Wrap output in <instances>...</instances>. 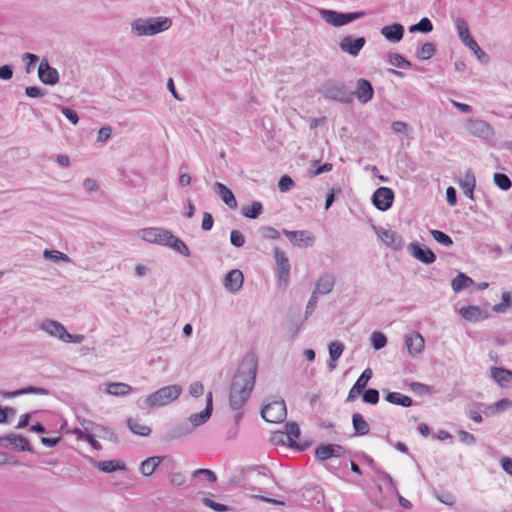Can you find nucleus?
<instances>
[{
  "instance_id": "1",
  "label": "nucleus",
  "mask_w": 512,
  "mask_h": 512,
  "mask_svg": "<svg viewBox=\"0 0 512 512\" xmlns=\"http://www.w3.org/2000/svg\"><path fill=\"white\" fill-rule=\"evenodd\" d=\"M256 373L257 364L253 359H246L241 363L230 388L231 409L240 410L247 402L255 385Z\"/></svg>"
},
{
  "instance_id": "2",
  "label": "nucleus",
  "mask_w": 512,
  "mask_h": 512,
  "mask_svg": "<svg viewBox=\"0 0 512 512\" xmlns=\"http://www.w3.org/2000/svg\"><path fill=\"white\" fill-rule=\"evenodd\" d=\"M172 26V20L159 16L153 18H138L131 24V31L136 36H153L168 30Z\"/></svg>"
},
{
  "instance_id": "3",
  "label": "nucleus",
  "mask_w": 512,
  "mask_h": 512,
  "mask_svg": "<svg viewBox=\"0 0 512 512\" xmlns=\"http://www.w3.org/2000/svg\"><path fill=\"white\" fill-rule=\"evenodd\" d=\"M182 390V387L177 384L162 387L145 398L142 408L166 406L176 401L181 395Z\"/></svg>"
},
{
  "instance_id": "4",
  "label": "nucleus",
  "mask_w": 512,
  "mask_h": 512,
  "mask_svg": "<svg viewBox=\"0 0 512 512\" xmlns=\"http://www.w3.org/2000/svg\"><path fill=\"white\" fill-rule=\"evenodd\" d=\"M40 329L45 331L51 337L57 338L65 343L80 344L85 337L82 334H70L65 327L56 320L45 319L40 324Z\"/></svg>"
},
{
  "instance_id": "5",
  "label": "nucleus",
  "mask_w": 512,
  "mask_h": 512,
  "mask_svg": "<svg viewBox=\"0 0 512 512\" xmlns=\"http://www.w3.org/2000/svg\"><path fill=\"white\" fill-rule=\"evenodd\" d=\"M321 18L328 24L334 27H340L346 25L352 21H355L365 16L364 11H357L351 13H341L334 10L322 9L319 12Z\"/></svg>"
},
{
  "instance_id": "6",
  "label": "nucleus",
  "mask_w": 512,
  "mask_h": 512,
  "mask_svg": "<svg viewBox=\"0 0 512 512\" xmlns=\"http://www.w3.org/2000/svg\"><path fill=\"white\" fill-rule=\"evenodd\" d=\"M138 233L142 240L162 246H165L167 241L172 238V232L161 227L144 228Z\"/></svg>"
},
{
  "instance_id": "7",
  "label": "nucleus",
  "mask_w": 512,
  "mask_h": 512,
  "mask_svg": "<svg viewBox=\"0 0 512 512\" xmlns=\"http://www.w3.org/2000/svg\"><path fill=\"white\" fill-rule=\"evenodd\" d=\"M261 414L267 422L280 423L287 415L286 404L283 400L271 402L263 407Z\"/></svg>"
},
{
  "instance_id": "8",
  "label": "nucleus",
  "mask_w": 512,
  "mask_h": 512,
  "mask_svg": "<svg viewBox=\"0 0 512 512\" xmlns=\"http://www.w3.org/2000/svg\"><path fill=\"white\" fill-rule=\"evenodd\" d=\"M373 231L378 238L389 248L399 251L404 247L403 239L395 231L384 227L372 226Z\"/></svg>"
},
{
  "instance_id": "9",
  "label": "nucleus",
  "mask_w": 512,
  "mask_h": 512,
  "mask_svg": "<svg viewBox=\"0 0 512 512\" xmlns=\"http://www.w3.org/2000/svg\"><path fill=\"white\" fill-rule=\"evenodd\" d=\"M465 128L470 135L478 138H489L493 134L491 126L484 120L468 119Z\"/></svg>"
},
{
  "instance_id": "10",
  "label": "nucleus",
  "mask_w": 512,
  "mask_h": 512,
  "mask_svg": "<svg viewBox=\"0 0 512 512\" xmlns=\"http://www.w3.org/2000/svg\"><path fill=\"white\" fill-rule=\"evenodd\" d=\"M394 200V192L387 187L378 188L372 197V202L374 206L381 211L388 210Z\"/></svg>"
},
{
  "instance_id": "11",
  "label": "nucleus",
  "mask_w": 512,
  "mask_h": 512,
  "mask_svg": "<svg viewBox=\"0 0 512 512\" xmlns=\"http://www.w3.org/2000/svg\"><path fill=\"white\" fill-rule=\"evenodd\" d=\"M365 43L366 40L364 37L353 38L351 36H345L341 39L339 47L343 52L356 57L359 55Z\"/></svg>"
},
{
  "instance_id": "12",
  "label": "nucleus",
  "mask_w": 512,
  "mask_h": 512,
  "mask_svg": "<svg viewBox=\"0 0 512 512\" xmlns=\"http://www.w3.org/2000/svg\"><path fill=\"white\" fill-rule=\"evenodd\" d=\"M38 76L42 83L55 85L59 81L58 71L50 66L47 59H42L38 67Z\"/></svg>"
},
{
  "instance_id": "13",
  "label": "nucleus",
  "mask_w": 512,
  "mask_h": 512,
  "mask_svg": "<svg viewBox=\"0 0 512 512\" xmlns=\"http://www.w3.org/2000/svg\"><path fill=\"white\" fill-rule=\"evenodd\" d=\"M212 410H213V396H212V392L209 391L206 395L205 409L203 411H201L200 413L192 414L188 419L191 424V428L194 429V428L204 424L211 417Z\"/></svg>"
},
{
  "instance_id": "14",
  "label": "nucleus",
  "mask_w": 512,
  "mask_h": 512,
  "mask_svg": "<svg viewBox=\"0 0 512 512\" xmlns=\"http://www.w3.org/2000/svg\"><path fill=\"white\" fill-rule=\"evenodd\" d=\"M283 234L289 238L294 245L299 247H309L314 243V236L308 231H289L284 229Z\"/></svg>"
},
{
  "instance_id": "15",
  "label": "nucleus",
  "mask_w": 512,
  "mask_h": 512,
  "mask_svg": "<svg viewBox=\"0 0 512 512\" xmlns=\"http://www.w3.org/2000/svg\"><path fill=\"white\" fill-rule=\"evenodd\" d=\"M274 257L277 264L278 278L281 282L287 283L290 274V264L285 253L278 247L274 249Z\"/></svg>"
},
{
  "instance_id": "16",
  "label": "nucleus",
  "mask_w": 512,
  "mask_h": 512,
  "mask_svg": "<svg viewBox=\"0 0 512 512\" xmlns=\"http://www.w3.org/2000/svg\"><path fill=\"white\" fill-rule=\"evenodd\" d=\"M409 253L425 264H432L436 260V256L430 249L422 248L418 243H410L407 247Z\"/></svg>"
},
{
  "instance_id": "17",
  "label": "nucleus",
  "mask_w": 512,
  "mask_h": 512,
  "mask_svg": "<svg viewBox=\"0 0 512 512\" xmlns=\"http://www.w3.org/2000/svg\"><path fill=\"white\" fill-rule=\"evenodd\" d=\"M345 454V449L338 444L321 445L316 448L315 455L319 460H327L331 457H341Z\"/></svg>"
},
{
  "instance_id": "18",
  "label": "nucleus",
  "mask_w": 512,
  "mask_h": 512,
  "mask_svg": "<svg viewBox=\"0 0 512 512\" xmlns=\"http://www.w3.org/2000/svg\"><path fill=\"white\" fill-rule=\"evenodd\" d=\"M244 282L243 273L239 269L229 271L224 278V286L232 293L238 292Z\"/></svg>"
},
{
  "instance_id": "19",
  "label": "nucleus",
  "mask_w": 512,
  "mask_h": 512,
  "mask_svg": "<svg viewBox=\"0 0 512 512\" xmlns=\"http://www.w3.org/2000/svg\"><path fill=\"white\" fill-rule=\"evenodd\" d=\"M405 345L411 356H417L424 350L425 340L420 333H411L405 336Z\"/></svg>"
},
{
  "instance_id": "20",
  "label": "nucleus",
  "mask_w": 512,
  "mask_h": 512,
  "mask_svg": "<svg viewBox=\"0 0 512 512\" xmlns=\"http://www.w3.org/2000/svg\"><path fill=\"white\" fill-rule=\"evenodd\" d=\"M459 314L469 322H478L489 317V313L478 306L462 307Z\"/></svg>"
},
{
  "instance_id": "21",
  "label": "nucleus",
  "mask_w": 512,
  "mask_h": 512,
  "mask_svg": "<svg viewBox=\"0 0 512 512\" xmlns=\"http://www.w3.org/2000/svg\"><path fill=\"white\" fill-rule=\"evenodd\" d=\"M381 35L390 42H399L404 36V27L399 23H393L381 28Z\"/></svg>"
},
{
  "instance_id": "22",
  "label": "nucleus",
  "mask_w": 512,
  "mask_h": 512,
  "mask_svg": "<svg viewBox=\"0 0 512 512\" xmlns=\"http://www.w3.org/2000/svg\"><path fill=\"white\" fill-rule=\"evenodd\" d=\"M490 376L502 388H509L512 386V371L510 370L493 367L490 370Z\"/></svg>"
},
{
  "instance_id": "23",
  "label": "nucleus",
  "mask_w": 512,
  "mask_h": 512,
  "mask_svg": "<svg viewBox=\"0 0 512 512\" xmlns=\"http://www.w3.org/2000/svg\"><path fill=\"white\" fill-rule=\"evenodd\" d=\"M213 187L215 193L229 208L235 209L237 207V200L229 188L220 182H215Z\"/></svg>"
},
{
  "instance_id": "24",
  "label": "nucleus",
  "mask_w": 512,
  "mask_h": 512,
  "mask_svg": "<svg viewBox=\"0 0 512 512\" xmlns=\"http://www.w3.org/2000/svg\"><path fill=\"white\" fill-rule=\"evenodd\" d=\"M374 91L372 85L366 79H359L357 81V89L355 95L359 102L365 104L373 97Z\"/></svg>"
},
{
  "instance_id": "25",
  "label": "nucleus",
  "mask_w": 512,
  "mask_h": 512,
  "mask_svg": "<svg viewBox=\"0 0 512 512\" xmlns=\"http://www.w3.org/2000/svg\"><path fill=\"white\" fill-rule=\"evenodd\" d=\"M165 459L163 456H152L146 458L139 465V472L144 477L151 476L160 465V463Z\"/></svg>"
},
{
  "instance_id": "26",
  "label": "nucleus",
  "mask_w": 512,
  "mask_h": 512,
  "mask_svg": "<svg viewBox=\"0 0 512 512\" xmlns=\"http://www.w3.org/2000/svg\"><path fill=\"white\" fill-rule=\"evenodd\" d=\"M476 185L475 175L472 170H467L460 181V187L464 194L471 200L474 199V188Z\"/></svg>"
},
{
  "instance_id": "27",
  "label": "nucleus",
  "mask_w": 512,
  "mask_h": 512,
  "mask_svg": "<svg viewBox=\"0 0 512 512\" xmlns=\"http://www.w3.org/2000/svg\"><path fill=\"white\" fill-rule=\"evenodd\" d=\"M4 442H9L15 448H19L21 451H30V445L28 440L21 435L10 434L0 438V445L5 446Z\"/></svg>"
},
{
  "instance_id": "28",
  "label": "nucleus",
  "mask_w": 512,
  "mask_h": 512,
  "mask_svg": "<svg viewBox=\"0 0 512 512\" xmlns=\"http://www.w3.org/2000/svg\"><path fill=\"white\" fill-rule=\"evenodd\" d=\"M334 284L335 279L332 275H322L316 283L314 292H316V294H328L333 290Z\"/></svg>"
},
{
  "instance_id": "29",
  "label": "nucleus",
  "mask_w": 512,
  "mask_h": 512,
  "mask_svg": "<svg viewBox=\"0 0 512 512\" xmlns=\"http://www.w3.org/2000/svg\"><path fill=\"white\" fill-rule=\"evenodd\" d=\"M455 26L458 36L465 46L474 41V38L470 34L469 26L463 18L458 17L455 20Z\"/></svg>"
},
{
  "instance_id": "30",
  "label": "nucleus",
  "mask_w": 512,
  "mask_h": 512,
  "mask_svg": "<svg viewBox=\"0 0 512 512\" xmlns=\"http://www.w3.org/2000/svg\"><path fill=\"white\" fill-rule=\"evenodd\" d=\"M132 387L126 383L114 382L107 385V393L113 396H126L132 392Z\"/></svg>"
},
{
  "instance_id": "31",
  "label": "nucleus",
  "mask_w": 512,
  "mask_h": 512,
  "mask_svg": "<svg viewBox=\"0 0 512 512\" xmlns=\"http://www.w3.org/2000/svg\"><path fill=\"white\" fill-rule=\"evenodd\" d=\"M385 398L389 403L394 405H400L403 407H410L412 405V399L399 392H389Z\"/></svg>"
},
{
  "instance_id": "32",
  "label": "nucleus",
  "mask_w": 512,
  "mask_h": 512,
  "mask_svg": "<svg viewBox=\"0 0 512 512\" xmlns=\"http://www.w3.org/2000/svg\"><path fill=\"white\" fill-rule=\"evenodd\" d=\"M95 466L102 472L111 473L117 470L124 471L126 470V466L124 463L119 461H100L95 464Z\"/></svg>"
},
{
  "instance_id": "33",
  "label": "nucleus",
  "mask_w": 512,
  "mask_h": 512,
  "mask_svg": "<svg viewBox=\"0 0 512 512\" xmlns=\"http://www.w3.org/2000/svg\"><path fill=\"white\" fill-rule=\"evenodd\" d=\"M353 428L357 435L364 436L369 432V425L361 414L355 413L352 416Z\"/></svg>"
},
{
  "instance_id": "34",
  "label": "nucleus",
  "mask_w": 512,
  "mask_h": 512,
  "mask_svg": "<svg viewBox=\"0 0 512 512\" xmlns=\"http://www.w3.org/2000/svg\"><path fill=\"white\" fill-rule=\"evenodd\" d=\"M165 246L172 248L173 250H175L176 252L180 253L183 256H190L188 246L180 238L174 236L173 234L172 238L167 241Z\"/></svg>"
},
{
  "instance_id": "35",
  "label": "nucleus",
  "mask_w": 512,
  "mask_h": 512,
  "mask_svg": "<svg viewBox=\"0 0 512 512\" xmlns=\"http://www.w3.org/2000/svg\"><path fill=\"white\" fill-rule=\"evenodd\" d=\"M263 211L261 202L255 201L251 205L243 206L241 214L250 219H256Z\"/></svg>"
},
{
  "instance_id": "36",
  "label": "nucleus",
  "mask_w": 512,
  "mask_h": 512,
  "mask_svg": "<svg viewBox=\"0 0 512 512\" xmlns=\"http://www.w3.org/2000/svg\"><path fill=\"white\" fill-rule=\"evenodd\" d=\"M127 424H128L129 429L131 430V432L136 435L146 437V436H149L151 433V429L148 426L140 423L136 419H132V418L128 419Z\"/></svg>"
},
{
  "instance_id": "37",
  "label": "nucleus",
  "mask_w": 512,
  "mask_h": 512,
  "mask_svg": "<svg viewBox=\"0 0 512 512\" xmlns=\"http://www.w3.org/2000/svg\"><path fill=\"white\" fill-rule=\"evenodd\" d=\"M473 283L472 279L468 276H466L464 273H459L453 280H452V289L455 292H459L465 288H468Z\"/></svg>"
},
{
  "instance_id": "38",
  "label": "nucleus",
  "mask_w": 512,
  "mask_h": 512,
  "mask_svg": "<svg viewBox=\"0 0 512 512\" xmlns=\"http://www.w3.org/2000/svg\"><path fill=\"white\" fill-rule=\"evenodd\" d=\"M510 407H512V402L509 399L504 398V399H501L500 401L496 402L495 404L488 406L484 412L487 415H493L497 412L505 411Z\"/></svg>"
},
{
  "instance_id": "39",
  "label": "nucleus",
  "mask_w": 512,
  "mask_h": 512,
  "mask_svg": "<svg viewBox=\"0 0 512 512\" xmlns=\"http://www.w3.org/2000/svg\"><path fill=\"white\" fill-rule=\"evenodd\" d=\"M43 257L54 262L63 261L69 263L71 261L68 255L58 250L45 249L43 252Z\"/></svg>"
},
{
  "instance_id": "40",
  "label": "nucleus",
  "mask_w": 512,
  "mask_h": 512,
  "mask_svg": "<svg viewBox=\"0 0 512 512\" xmlns=\"http://www.w3.org/2000/svg\"><path fill=\"white\" fill-rule=\"evenodd\" d=\"M329 95L336 100L342 101V102H349L351 100V97L347 94L345 91V88L343 86H333L328 91Z\"/></svg>"
},
{
  "instance_id": "41",
  "label": "nucleus",
  "mask_w": 512,
  "mask_h": 512,
  "mask_svg": "<svg viewBox=\"0 0 512 512\" xmlns=\"http://www.w3.org/2000/svg\"><path fill=\"white\" fill-rule=\"evenodd\" d=\"M432 30H433V25H432L431 21L426 17L422 18L417 24H414L409 28V31L411 33H414L417 31L422 32V33H429Z\"/></svg>"
},
{
  "instance_id": "42",
  "label": "nucleus",
  "mask_w": 512,
  "mask_h": 512,
  "mask_svg": "<svg viewBox=\"0 0 512 512\" xmlns=\"http://www.w3.org/2000/svg\"><path fill=\"white\" fill-rule=\"evenodd\" d=\"M389 63L398 68H410L411 62L406 60L402 55L398 53H391L389 54Z\"/></svg>"
},
{
  "instance_id": "43",
  "label": "nucleus",
  "mask_w": 512,
  "mask_h": 512,
  "mask_svg": "<svg viewBox=\"0 0 512 512\" xmlns=\"http://www.w3.org/2000/svg\"><path fill=\"white\" fill-rule=\"evenodd\" d=\"M477 57V59L484 64H487L489 62V56L486 52H484L480 46L477 44V42L474 40L468 45H466Z\"/></svg>"
},
{
  "instance_id": "44",
  "label": "nucleus",
  "mask_w": 512,
  "mask_h": 512,
  "mask_svg": "<svg viewBox=\"0 0 512 512\" xmlns=\"http://www.w3.org/2000/svg\"><path fill=\"white\" fill-rule=\"evenodd\" d=\"M344 351V345L339 341H334L329 344V356L333 362L340 358Z\"/></svg>"
},
{
  "instance_id": "45",
  "label": "nucleus",
  "mask_w": 512,
  "mask_h": 512,
  "mask_svg": "<svg viewBox=\"0 0 512 512\" xmlns=\"http://www.w3.org/2000/svg\"><path fill=\"white\" fill-rule=\"evenodd\" d=\"M494 183L501 190H509L511 188V180L506 174L503 173H495L494 174Z\"/></svg>"
},
{
  "instance_id": "46",
  "label": "nucleus",
  "mask_w": 512,
  "mask_h": 512,
  "mask_svg": "<svg viewBox=\"0 0 512 512\" xmlns=\"http://www.w3.org/2000/svg\"><path fill=\"white\" fill-rule=\"evenodd\" d=\"M430 234L434 238L435 241H437L438 243H440L441 245H443L445 247H449L453 244L451 237L442 231L430 230Z\"/></svg>"
},
{
  "instance_id": "47",
  "label": "nucleus",
  "mask_w": 512,
  "mask_h": 512,
  "mask_svg": "<svg viewBox=\"0 0 512 512\" xmlns=\"http://www.w3.org/2000/svg\"><path fill=\"white\" fill-rule=\"evenodd\" d=\"M192 430V428H189L186 425H178L170 432V434L168 435V440H174L184 437L191 433Z\"/></svg>"
},
{
  "instance_id": "48",
  "label": "nucleus",
  "mask_w": 512,
  "mask_h": 512,
  "mask_svg": "<svg viewBox=\"0 0 512 512\" xmlns=\"http://www.w3.org/2000/svg\"><path fill=\"white\" fill-rule=\"evenodd\" d=\"M371 343L374 349L379 350L386 346L387 338L381 332H373L371 335Z\"/></svg>"
},
{
  "instance_id": "49",
  "label": "nucleus",
  "mask_w": 512,
  "mask_h": 512,
  "mask_svg": "<svg viewBox=\"0 0 512 512\" xmlns=\"http://www.w3.org/2000/svg\"><path fill=\"white\" fill-rule=\"evenodd\" d=\"M435 54V47L432 43H424L419 52L418 57L422 60H428Z\"/></svg>"
},
{
  "instance_id": "50",
  "label": "nucleus",
  "mask_w": 512,
  "mask_h": 512,
  "mask_svg": "<svg viewBox=\"0 0 512 512\" xmlns=\"http://www.w3.org/2000/svg\"><path fill=\"white\" fill-rule=\"evenodd\" d=\"M202 503L216 512H226L229 510V508L226 505L214 502L208 497L202 498Z\"/></svg>"
},
{
  "instance_id": "51",
  "label": "nucleus",
  "mask_w": 512,
  "mask_h": 512,
  "mask_svg": "<svg viewBox=\"0 0 512 512\" xmlns=\"http://www.w3.org/2000/svg\"><path fill=\"white\" fill-rule=\"evenodd\" d=\"M285 428H286V434L290 441H293V440H296L299 438L300 429L296 423H294V422L287 423L285 425Z\"/></svg>"
},
{
  "instance_id": "52",
  "label": "nucleus",
  "mask_w": 512,
  "mask_h": 512,
  "mask_svg": "<svg viewBox=\"0 0 512 512\" xmlns=\"http://www.w3.org/2000/svg\"><path fill=\"white\" fill-rule=\"evenodd\" d=\"M231 244L237 248H240L245 243V237L239 230H232L230 233Z\"/></svg>"
},
{
  "instance_id": "53",
  "label": "nucleus",
  "mask_w": 512,
  "mask_h": 512,
  "mask_svg": "<svg viewBox=\"0 0 512 512\" xmlns=\"http://www.w3.org/2000/svg\"><path fill=\"white\" fill-rule=\"evenodd\" d=\"M293 187H294V181L290 176L284 175L280 178V180L278 182V188L281 192H287L290 189H292Z\"/></svg>"
},
{
  "instance_id": "54",
  "label": "nucleus",
  "mask_w": 512,
  "mask_h": 512,
  "mask_svg": "<svg viewBox=\"0 0 512 512\" xmlns=\"http://www.w3.org/2000/svg\"><path fill=\"white\" fill-rule=\"evenodd\" d=\"M169 483L173 486H182L186 482V477L181 472H173L168 476Z\"/></svg>"
},
{
  "instance_id": "55",
  "label": "nucleus",
  "mask_w": 512,
  "mask_h": 512,
  "mask_svg": "<svg viewBox=\"0 0 512 512\" xmlns=\"http://www.w3.org/2000/svg\"><path fill=\"white\" fill-rule=\"evenodd\" d=\"M363 401L369 404H377L379 401V392L376 389H368L363 394Z\"/></svg>"
},
{
  "instance_id": "56",
  "label": "nucleus",
  "mask_w": 512,
  "mask_h": 512,
  "mask_svg": "<svg viewBox=\"0 0 512 512\" xmlns=\"http://www.w3.org/2000/svg\"><path fill=\"white\" fill-rule=\"evenodd\" d=\"M372 375L373 373L370 368L365 369L360 375V377L357 379L355 384L364 390L369 380L372 378Z\"/></svg>"
},
{
  "instance_id": "57",
  "label": "nucleus",
  "mask_w": 512,
  "mask_h": 512,
  "mask_svg": "<svg viewBox=\"0 0 512 512\" xmlns=\"http://www.w3.org/2000/svg\"><path fill=\"white\" fill-rule=\"evenodd\" d=\"M188 391L192 397H200L204 393V386L201 382L195 381L189 385Z\"/></svg>"
},
{
  "instance_id": "58",
  "label": "nucleus",
  "mask_w": 512,
  "mask_h": 512,
  "mask_svg": "<svg viewBox=\"0 0 512 512\" xmlns=\"http://www.w3.org/2000/svg\"><path fill=\"white\" fill-rule=\"evenodd\" d=\"M22 58H23V61L28 60V62L26 63V67H25L26 73H28V74L31 73L34 65L38 62L39 57L32 53H25Z\"/></svg>"
},
{
  "instance_id": "59",
  "label": "nucleus",
  "mask_w": 512,
  "mask_h": 512,
  "mask_svg": "<svg viewBox=\"0 0 512 512\" xmlns=\"http://www.w3.org/2000/svg\"><path fill=\"white\" fill-rule=\"evenodd\" d=\"M204 476L209 482H215L216 481V475L213 471L209 469H197L193 472V477H200Z\"/></svg>"
},
{
  "instance_id": "60",
  "label": "nucleus",
  "mask_w": 512,
  "mask_h": 512,
  "mask_svg": "<svg viewBox=\"0 0 512 512\" xmlns=\"http://www.w3.org/2000/svg\"><path fill=\"white\" fill-rule=\"evenodd\" d=\"M61 112L63 113V115L74 125L78 124L79 122V117H78V114L76 113V111H74L73 109L71 108H68V107H61L60 108Z\"/></svg>"
},
{
  "instance_id": "61",
  "label": "nucleus",
  "mask_w": 512,
  "mask_h": 512,
  "mask_svg": "<svg viewBox=\"0 0 512 512\" xmlns=\"http://www.w3.org/2000/svg\"><path fill=\"white\" fill-rule=\"evenodd\" d=\"M332 167L333 166H332L331 163H324L323 165H320L316 169L310 168L308 170V174H309L310 177H315V176L320 175L322 173L331 171Z\"/></svg>"
},
{
  "instance_id": "62",
  "label": "nucleus",
  "mask_w": 512,
  "mask_h": 512,
  "mask_svg": "<svg viewBox=\"0 0 512 512\" xmlns=\"http://www.w3.org/2000/svg\"><path fill=\"white\" fill-rule=\"evenodd\" d=\"M391 128L395 133L406 134L409 130L408 124L403 121H394Z\"/></svg>"
},
{
  "instance_id": "63",
  "label": "nucleus",
  "mask_w": 512,
  "mask_h": 512,
  "mask_svg": "<svg viewBox=\"0 0 512 512\" xmlns=\"http://www.w3.org/2000/svg\"><path fill=\"white\" fill-rule=\"evenodd\" d=\"M111 133H112V129L110 126H104L102 127L99 131H98V134H97V141L98 142H106L110 136H111Z\"/></svg>"
},
{
  "instance_id": "64",
  "label": "nucleus",
  "mask_w": 512,
  "mask_h": 512,
  "mask_svg": "<svg viewBox=\"0 0 512 512\" xmlns=\"http://www.w3.org/2000/svg\"><path fill=\"white\" fill-rule=\"evenodd\" d=\"M262 235L265 238L276 240L280 237V232L273 227L262 228Z\"/></svg>"
}]
</instances>
